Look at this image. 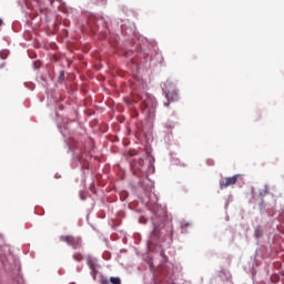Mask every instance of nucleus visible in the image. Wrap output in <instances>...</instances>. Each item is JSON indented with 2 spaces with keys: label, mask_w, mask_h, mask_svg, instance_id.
I'll return each instance as SVG.
<instances>
[{
  "label": "nucleus",
  "mask_w": 284,
  "mask_h": 284,
  "mask_svg": "<svg viewBox=\"0 0 284 284\" xmlns=\"http://www.w3.org/2000/svg\"><path fill=\"white\" fill-rule=\"evenodd\" d=\"M61 77H63V72H61Z\"/></svg>",
  "instance_id": "nucleus-12"
},
{
  "label": "nucleus",
  "mask_w": 284,
  "mask_h": 284,
  "mask_svg": "<svg viewBox=\"0 0 284 284\" xmlns=\"http://www.w3.org/2000/svg\"><path fill=\"white\" fill-rule=\"evenodd\" d=\"M87 265L91 270V276H93V281H97V274H99V271H97V260L89 255L87 257Z\"/></svg>",
  "instance_id": "nucleus-5"
},
{
  "label": "nucleus",
  "mask_w": 284,
  "mask_h": 284,
  "mask_svg": "<svg viewBox=\"0 0 284 284\" xmlns=\"http://www.w3.org/2000/svg\"><path fill=\"white\" fill-rule=\"evenodd\" d=\"M0 26H3V20L2 19H0Z\"/></svg>",
  "instance_id": "nucleus-10"
},
{
  "label": "nucleus",
  "mask_w": 284,
  "mask_h": 284,
  "mask_svg": "<svg viewBox=\"0 0 284 284\" xmlns=\"http://www.w3.org/2000/svg\"><path fill=\"white\" fill-rule=\"evenodd\" d=\"M100 284H110V281H108V277H101Z\"/></svg>",
  "instance_id": "nucleus-8"
},
{
  "label": "nucleus",
  "mask_w": 284,
  "mask_h": 284,
  "mask_svg": "<svg viewBox=\"0 0 284 284\" xmlns=\"http://www.w3.org/2000/svg\"><path fill=\"white\" fill-rule=\"evenodd\" d=\"M163 91L168 101H179V91L176 90V84H174V82L171 80L165 81Z\"/></svg>",
  "instance_id": "nucleus-2"
},
{
  "label": "nucleus",
  "mask_w": 284,
  "mask_h": 284,
  "mask_svg": "<svg viewBox=\"0 0 284 284\" xmlns=\"http://www.w3.org/2000/svg\"><path fill=\"white\" fill-rule=\"evenodd\" d=\"M239 181H243V174H236L231 178H224L220 181V190H225V187H230V185H236Z\"/></svg>",
  "instance_id": "nucleus-3"
},
{
  "label": "nucleus",
  "mask_w": 284,
  "mask_h": 284,
  "mask_svg": "<svg viewBox=\"0 0 284 284\" xmlns=\"http://www.w3.org/2000/svg\"><path fill=\"white\" fill-rule=\"evenodd\" d=\"M60 241L63 243L69 244L73 250H77V247H81V240L80 237H74L72 235H62L60 237Z\"/></svg>",
  "instance_id": "nucleus-4"
},
{
  "label": "nucleus",
  "mask_w": 284,
  "mask_h": 284,
  "mask_svg": "<svg viewBox=\"0 0 284 284\" xmlns=\"http://www.w3.org/2000/svg\"><path fill=\"white\" fill-rule=\"evenodd\" d=\"M73 258H74V261H78L80 263V261H83V254L74 253Z\"/></svg>",
  "instance_id": "nucleus-6"
},
{
  "label": "nucleus",
  "mask_w": 284,
  "mask_h": 284,
  "mask_svg": "<svg viewBox=\"0 0 284 284\" xmlns=\"http://www.w3.org/2000/svg\"><path fill=\"white\" fill-rule=\"evenodd\" d=\"M110 283H112V284H121V278L120 277H110Z\"/></svg>",
  "instance_id": "nucleus-7"
},
{
  "label": "nucleus",
  "mask_w": 284,
  "mask_h": 284,
  "mask_svg": "<svg viewBox=\"0 0 284 284\" xmlns=\"http://www.w3.org/2000/svg\"><path fill=\"white\" fill-rule=\"evenodd\" d=\"M166 108L170 105V103H165Z\"/></svg>",
  "instance_id": "nucleus-11"
},
{
  "label": "nucleus",
  "mask_w": 284,
  "mask_h": 284,
  "mask_svg": "<svg viewBox=\"0 0 284 284\" xmlns=\"http://www.w3.org/2000/svg\"><path fill=\"white\" fill-rule=\"evenodd\" d=\"M140 97L141 110L145 114L148 119H154V114L156 112L154 108V99L150 97L148 93H142Z\"/></svg>",
  "instance_id": "nucleus-1"
},
{
  "label": "nucleus",
  "mask_w": 284,
  "mask_h": 284,
  "mask_svg": "<svg viewBox=\"0 0 284 284\" xmlns=\"http://www.w3.org/2000/svg\"><path fill=\"white\" fill-rule=\"evenodd\" d=\"M153 234H155V236L159 234V227H154V230H153Z\"/></svg>",
  "instance_id": "nucleus-9"
}]
</instances>
